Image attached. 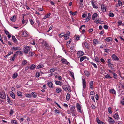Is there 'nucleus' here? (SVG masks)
Here are the masks:
<instances>
[{
    "instance_id": "nucleus-1",
    "label": "nucleus",
    "mask_w": 124,
    "mask_h": 124,
    "mask_svg": "<svg viewBox=\"0 0 124 124\" xmlns=\"http://www.w3.org/2000/svg\"><path fill=\"white\" fill-rule=\"evenodd\" d=\"M42 45L43 46L45 47V48L47 50L50 49L52 47L51 46L49 45L46 41H43Z\"/></svg>"
},
{
    "instance_id": "nucleus-2",
    "label": "nucleus",
    "mask_w": 124,
    "mask_h": 124,
    "mask_svg": "<svg viewBox=\"0 0 124 124\" xmlns=\"http://www.w3.org/2000/svg\"><path fill=\"white\" fill-rule=\"evenodd\" d=\"M30 46H25L23 49V52L26 54H27L30 51Z\"/></svg>"
},
{
    "instance_id": "nucleus-3",
    "label": "nucleus",
    "mask_w": 124,
    "mask_h": 124,
    "mask_svg": "<svg viewBox=\"0 0 124 124\" xmlns=\"http://www.w3.org/2000/svg\"><path fill=\"white\" fill-rule=\"evenodd\" d=\"M76 106L78 109V112L82 113V111L81 110V108L80 104L79 103H77Z\"/></svg>"
},
{
    "instance_id": "nucleus-4",
    "label": "nucleus",
    "mask_w": 124,
    "mask_h": 124,
    "mask_svg": "<svg viewBox=\"0 0 124 124\" xmlns=\"http://www.w3.org/2000/svg\"><path fill=\"white\" fill-rule=\"evenodd\" d=\"M84 53L81 51H78L77 52V57L79 58L80 57L84 55Z\"/></svg>"
},
{
    "instance_id": "nucleus-5",
    "label": "nucleus",
    "mask_w": 124,
    "mask_h": 124,
    "mask_svg": "<svg viewBox=\"0 0 124 124\" xmlns=\"http://www.w3.org/2000/svg\"><path fill=\"white\" fill-rule=\"evenodd\" d=\"M0 98L4 99L6 98V95L5 92H3L0 93Z\"/></svg>"
},
{
    "instance_id": "nucleus-6",
    "label": "nucleus",
    "mask_w": 124,
    "mask_h": 124,
    "mask_svg": "<svg viewBox=\"0 0 124 124\" xmlns=\"http://www.w3.org/2000/svg\"><path fill=\"white\" fill-rule=\"evenodd\" d=\"M113 60H119V59L117 57L115 54H113L111 56Z\"/></svg>"
},
{
    "instance_id": "nucleus-7",
    "label": "nucleus",
    "mask_w": 124,
    "mask_h": 124,
    "mask_svg": "<svg viewBox=\"0 0 124 124\" xmlns=\"http://www.w3.org/2000/svg\"><path fill=\"white\" fill-rule=\"evenodd\" d=\"M7 101L8 103L10 105H12V103L10 101L9 97L7 96Z\"/></svg>"
},
{
    "instance_id": "nucleus-8",
    "label": "nucleus",
    "mask_w": 124,
    "mask_h": 124,
    "mask_svg": "<svg viewBox=\"0 0 124 124\" xmlns=\"http://www.w3.org/2000/svg\"><path fill=\"white\" fill-rule=\"evenodd\" d=\"M89 85H90V87L91 89H93V81H91L89 83Z\"/></svg>"
},
{
    "instance_id": "nucleus-9",
    "label": "nucleus",
    "mask_w": 124,
    "mask_h": 124,
    "mask_svg": "<svg viewBox=\"0 0 124 124\" xmlns=\"http://www.w3.org/2000/svg\"><path fill=\"white\" fill-rule=\"evenodd\" d=\"M69 107L71 112L75 110V106H69Z\"/></svg>"
},
{
    "instance_id": "nucleus-10",
    "label": "nucleus",
    "mask_w": 124,
    "mask_h": 124,
    "mask_svg": "<svg viewBox=\"0 0 124 124\" xmlns=\"http://www.w3.org/2000/svg\"><path fill=\"white\" fill-rule=\"evenodd\" d=\"M16 16L15 15H14L13 16L11 17L10 20L12 22H15L16 21Z\"/></svg>"
},
{
    "instance_id": "nucleus-11",
    "label": "nucleus",
    "mask_w": 124,
    "mask_h": 124,
    "mask_svg": "<svg viewBox=\"0 0 124 124\" xmlns=\"http://www.w3.org/2000/svg\"><path fill=\"white\" fill-rule=\"evenodd\" d=\"M61 61H62L63 63L66 64L67 65L69 63V62L67 61L64 58L62 59L61 60Z\"/></svg>"
},
{
    "instance_id": "nucleus-12",
    "label": "nucleus",
    "mask_w": 124,
    "mask_h": 124,
    "mask_svg": "<svg viewBox=\"0 0 124 124\" xmlns=\"http://www.w3.org/2000/svg\"><path fill=\"white\" fill-rule=\"evenodd\" d=\"M106 6H104L103 4L101 6V8L103 12H105L106 11Z\"/></svg>"
},
{
    "instance_id": "nucleus-13",
    "label": "nucleus",
    "mask_w": 124,
    "mask_h": 124,
    "mask_svg": "<svg viewBox=\"0 0 124 124\" xmlns=\"http://www.w3.org/2000/svg\"><path fill=\"white\" fill-rule=\"evenodd\" d=\"M113 117H114L115 119L117 120L119 118L118 113H116L113 116Z\"/></svg>"
},
{
    "instance_id": "nucleus-14",
    "label": "nucleus",
    "mask_w": 124,
    "mask_h": 124,
    "mask_svg": "<svg viewBox=\"0 0 124 124\" xmlns=\"http://www.w3.org/2000/svg\"><path fill=\"white\" fill-rule=\"evenodd\" d=\"M95 2H94L93 0H92L91 1V3L92 5V6L93 7L95 8H97L98 7L95 5L94 4V3Z\"/></svg>"
},
{
    "instance_id": "nucleus-15",
    "label": "nucleus",
    "mask_w": 124,
    "mask_h": 124,
    "mask_svg": "<svg viewBox=\"0 0 124 124\" xmlns=\"http://www.w3.org/2000/svg\"><path fill=\"white\" fill-rule=\"evenodd\" d=\"M12 40L14 43H16L17 42V41L15 36L12 35Z\"/></svg>"
},
{
    "instance_id": "nucleus-16",
    "label": "nucleus",
    "mask_w": 124,
    "mask_h": 124,
    "mask_svg": "<svg viewBox=\"0 0 124 124\" xmlns=\"http://www.w3.org/2000/svg\"><path fill=\"white\" fill-rule=\"evenodd\" d=\"M97 16L98 14L97 13H94L92 16V19L94 20L95 19V18L97 17Z\"/></svg>"
},
{
    "instance_id": "nucleus-17",
    "label": "nucleus",
    "mask_w": 124,
    "mask_h": 124,
    "mask_svg": "<svg viewBox=\"0 0 124 124\" xmlns=\"http://www.w3.org/2000/svg\"><path fill=\"white\" fill-rule=\"evenodd\" d=\"M83 88L85 89L86 87V82L85 79H84L83 80Z\"/></svg>"
},
{
    "instance_id": "nucleus-18",
    "label": "nucleus",
    "mask_w": 124,
    "mask_h": 124,
    "mask_svg": "<svg viewBox=\"0 0 124 124\" xmlns=\"http://www.w3.org/2000/svg\"><path fill=\"white\" fill-rule=\"evenodd\" d=\"M48 86L51 88H53V85L52 83L51 82H49L48 83Z\"/></svg>"
},
{
    "instance_id": "nucleus-19",
    "label": "nucleus",
    "mask_w": 124,
    "mask_h": 124,
    "mask_svg": "<svg viewBox=\"0 0 124 124\" xmlns=\"http://www.w3.org/2000/svg\"><path fill=\"white\" fill-rule=\"evenodd\" d=\"M105 40L107 41V42H108L112 41V39L111 37H108L106 38Z\"/></svg>"
},
{
    "instance_id": "nucleus-20",
    "label": "nucleus",
    "mask_w": 124,
    "mask_h": 124,
    "mask_svg": "<svg viewBox=\"0 0 124 124\" xmlns=\"http://www.w3.org/2000/svg\"><path fill=\"white\" fill-rule=\"evenodd\" d=\"M55 83L57 85H59L60 86H61L62 85V83L61 82L59 81H55Z\"/></svg>"
},
{
    "instance_id": "nucleus-21",
    "label": "nucleus",
    "mask_w": 124,
    "mask_h": 124,
    "mask_svg": "<svg viewBox=\"0 0 124 124\" xmlns=\"http://www.w3.org/2000/svg\"><path fill=\"white\" fill-rule=\"evenodd\" d=\"M44 65L43 64H40L37 67V69H39L44 67Z\"/></svg>"
},
{
    "instance_id": "nucleus-22",
    "label": "nucleus",
    "mask_w": 124,
    "mask_h": 124,
    "mask_svg": "<svg viewBox=\"0 0 124 124\" xmlns=\"http://www.w3.org/2000/svg\"><path fill=\"white\" fill-rule=\"evenodd\" d=\"M108 65L109 67L112 66H113V64H111L110 62L111 61V60L110 59H108Z\"/></svg>"
},
{
    "instance_id": "nucleus-23",
    "label": "nucleus",
    "mask_w": 124,
    "mask_h": 124,
    "mask_svg": "<svg viewBox=\"0 0 124 124\" xmlns=\"http://www.w3.org/2000/svg\"><path fill=\"white\" fill-rule=\"evenodd\" d=\"M12 49L14 50V51H16L18 50H21V48L19 47H13L12 48Z\"/></svg>"
},
{
    "instance_id": "nucleus-24",
    "label": "nucleus",
    "mask_w": 124,
    "mask_h": 124,
    "mask_svg": "<svg viewBox=\"0 0 124 124\" xmlns=\"http://www.w3.org/2000/svg\"><path fill=\"white\" fill-rule=\"evenodd\" d=\"M35 67L36 66L32 64L30 67V69L31 70H33L34 69Z\"/></svg>"
},
{
    "instance_id": "nucleus-25",
    "label": "nucleus",
    "mask_w": 124,
    "mask_h": 124,
    "mask_svg": "<svg viewBox=\"0 0 124 124\" xmlns=\"http://www.w3.org/2000/svg\"><path fill=\"white\" fill-rule=\"evenodd\" d=\"M84 45L85 47L88 49L89 48V46L88 43L87 42H85L84 43Z\"/></svg>"
},
{
    "instance_id": "nucleus-26",
    "label": "nucleus",
    "mask_w": 124,
    "mask_h": 124,
    "mask_svg": "<svg viewBox=\"0 0 124 124\" xmlns=\"http://www.w3.org/2000/svg\"><path fill=\"white\" fill-rule=\"evenodd\" d=\"M10 96L13 98L14 99L15 98V96L14 93L12 91H11V93H10Z\"/></svg>"
},
{
    "instance_id": "nucleus-27",
    "label": "nucleus",
    "mask_w": 124,
    "mask_h": 124,
    "mask_svg": "<svg viewBox=\"0 0 124 124\" xmlns=\"http://www.w3.org/2000/svg\"><path fill=\"white\" fill-rule=\"evenodd\" d=\"M18 76V74L16 73H15L12 76V78L14 79L16 78Z\"/></svg>"
},
{
    "instance_id": "nucleus-28",
    "label": "nucleus",
    "mask_w": 124,
    "mask_h": 124,
    "mask_svg": "<svg viewBox=\"0 0 124 124\" xmlns=\"http://www.w3.org/2000/svg\"><path fill=\"white\" fill-rule=\"evenodd\" d=\"M75 111H76V110H75L71 112V113H72V116H76L77 115V114H76V112H75Z\"/></svg>"
},
{
    "instance_id": "nucleus-29",
    "label": "nucleus",
    "mask_w": 124,
    "mask_h": 124,
    "mask_svg": "<svg viewBox=\"0 0 124 124\" xmlns=\"http://www.w3.org/2000/svg\"><path fill=\"white\" fill-rule=\"evenodd\" d=\"M61 91V90L60 88H57L56 89V91L57 93L60 92Z\"/></svg>"
},
{
    "instance_id": "nucleus-30",
    "label": "nucleus",
    "mask_w": 124,
    "mask_h": 124,
    "mask_svg": "<svg viewBox=\"0 0 124 124\" xmlns=\"http://www.w3.org/2000/svg\"><path fill=\"white\" fill-rule=\"evenodd\" d=\"M110 92L111 93L113 94H115L116 93V91L114 89H112L110 90Z\"/></svg>"
},
{
    "instance_id": "nucleus-31",
    "label": "nucleus",
    "mask_w": 124,
    "mask_h": 124,
    "mask_svg": "<svg viewBox=\"0 0 124 124\" xmlns=\"http://www.w3.org/2000/svg\"><path fill=\"white\" fill-rule=\"evenodd\" d=\"M87 57L85 56H84L81 57L80 58V61L81 62L83 61L85 59H86Z\"/></svg>"
},
{
    "instance_id": "nucleus-32",
    "label": "nucleus",
    "mask_w": 124,
    "mask_h": 124,
    "mask_svg": "<svg viewBox=\"0 0 124 124\" xmlns=\"http://www.w3.org/2000/svg\"><path fill=\"white\" fill-rule=\"evenodd\" d=\"M50 14L51 13H49L48 14H47V15L44 16L43 18L44 19H45L46 18L49 17Z\"/></svg>"
},
{
    "instance_id": "nucleus-33",
    "label": "nucleus",
    "mask_w": 124,
    "mask_h": 124,
    "mask_svg": "<svg viewBox=\"0 0 124 124\" xmlns=\"http://www.w3.org/2000/svg\"><path fill=\"white\" fill-rule=\"evenodd\" d=\"M84 73L86 75L87 77H88L89 75V73L87 71H84Z\"/></svg>"
},
{
    "instance_id": "nucleus-34",
    "label": "nucleus",
    "mask_w": 124,
    "mask_h": 124,
    "mask_svg": "<svg viewBox=\"0 0 124 124\" xmlns=\"http://www.w3.org/2000/svg\"><path fill=\"white\" fill-rule=\"evenodd\" d=\"M70 99V94L69 93H67L66 97V99L67 101H68Z\"/></svg>"
},
{
    "instance_id": "nucleus-35",
    "label": "nucleus",
    "mask_w": 124,
    "mask_h": 124,
    "mask_svg": "<svg viewBox=\"0 0 124 124\" xmlns=\"http://www.w3.org/2000/svg\"><path fill=\"white\" fill-rule=\"evenodd\" d=\"M22 35L24 36H27V34L26 32L25 31H23L22 33Z\"/></svg>"
},
{
    "instance_id": "nucleus-36",
    "label": "nucleus",
    "mask_w": 124,
    "mask_h": 124,
    "mask_svg": "<svg viewBox=\"0 0 124 124\" xmlns=\"http://www.w3.org/2000/svg\"><path fill=\"white\" fill-rule=\"evenodd\" d=\"M70 14H71L72 15H75L77 14L76 13H77V11H76L74 12H73L71 11H70Z\"/></svg>"
},
{
    "instance_id": "nucleus-37",
    "label": "nucleus",
    "mask_w": 124,
    "mask_h": 124,
    "mask_svg": "<svg viewBox=\"0 0 124 124\" xmlns=\"http://www.w3.org/2000/svg\"><path fill=\"white\" fill-rule=\"evenodd\" d=\"M64 38L65 40H66L68 39L69 38V35H68L67 34H66L64 35Z\"/></svg>"
},
{
    "instance_id": "nucleus-38",
    "label": "nucleus",
    "mask_w": 124,
    "mask_h": 124,
    "mask_svg": "<svg viewBox=\"0 0 124 124\" xmlns=\"http://www.w3.org/2000/svg\"><path fill=\"white\" fill-rule=\"evenodd\" d=\"M95 61L97 62H100L99 60V58L97 56H96L95 59Z\"/></svg>"
},
{
    "instance_id": "nucleus-39",
    "label": "nucleus",
    "mask_w": 124,
    "mask_h": 124,
    "mask_svg": "<svg viewBox=\"0 0 124 124\" xmlns=\"http://www.w3.org/2000/svg\"><path fill=\"white\" fill-rule=\"evenodd\" d=\"M112 78V77H111L110 76V74L108 73L107 74V75H106L105 78Z\"/></svg>"
},
{
    "instance_id": "nucleus-40",
    "label": "nucleus",
    "mask_w": 124,
    "mask_h": 124,
    "mask_svg": "<svg viewBox=\"0 0 124 124\" xmlns=\"http://www.w3.org/2000/svg\"><path fill=\"white\" fill-rule=\"evenodd\" d=\"M36 94V93L35 92H33L31 93V95L34 98H36V95H35Z\"/></svg>"
},
{
    "instance_id": "nucleus-41",
    "label": "nucleus",
    "mask_w": 124,
    "mask_h": 124,
    "mask_svg": "<svg viewBox=\"0 0 124 124\" xmlns=\"http://www.w3.org/2000/svg\"><path fill=\"white\" fill-rule=\"evenodd\" d=\"M17 95H18V96H22L21 92L20 91H18V92Z\"/></svg>"
},
{
    "instance_id": "nucleus-42",
    "label": "nucleus",
    "mask_w": 124,
    "mask_h": 124,
    "mask_svg": "<svg viewBox=\"0 0 124 124\" xmlns=\"http://www.w3.org/2000/svg\"><path fill=\"white\" fill-rule=\"evenodd\" d=\"M109 16L110 17H113L114 16V15L113 13H110L109 14Z\"/></svg>"
},
{
    "instance_id": "nucleus-43",
    "label": "nucleus",
    "mask_w": 124,
    "mask_h": 124,
    "mask_svg": "<svg viewBox=\"0 0 124 124\" xmlns=\"http://www.w3.org/2000/svg\"><path fill=\"white\" fill-rule=\"evenodd\" d=\"M113 77H114V78L116 79L117 78V74L114 73H113Z\"/></svg>"
},
{
    "instance_id": "nucleus-44",
    "label": "nucleus",
    "mask_w": 124,
    "mask_h": 124,
    "mask_svg": "<svg viewBox=\"0 0 124 124\" xmlns=\"http://www.w3.org/2000/svg\"><path fill=\"white\" fill-rule=\"evenodd\" d=\"M111 108L110 107H109L108 108V111L109 113L110 114L112 113V112L111 111Z\"/></svg>"
},
{
    "instance_id": "nucleus-45",
    "label": "nucleus",
    "mask_w": 124,
    "mask_h": 124,
    "mask_svg": "<svg viewBox=\"0 0 124 124\" xmlns=\"http://www.w3.org/2000/svg\"><path fill=\"white\" fill-rule=\"evenodd\" d=\"M16 53H19V55H22L23 53L22 52L20 51H17Z\"/></svg>"
},
{
    "instance_id": "nucleus-46",
    "label": "nucleus",
    "mask_w": 124,
    "mask_h": 124,
    "mask_svg": "<svg viewBox=\"0 0 124 124\" xmlns=\"http://www.w3.org/2000/svg\"><path fill=\"white\" fill-rule=\"evenodd\" d=\"M91 63L94 66L95 68H97V67L96 66V65L93 62H91Z\"/></svg>"
},
{
    "instance_id": "nucleus-47",
    "label": "nucleus",
    "mask_w": 124,
    "mask_h": 124,
    "mask_svg": "<svg viewBox=\"0 0 124 124\" xmlns=\"http://www.w3.org/2000/svg\"><path fill=\"white\" fill-rule=\"evenodd\" d=\"M16 54H14L13 56L10 59V60H11L14 61V57H15L16 56Z\"/></svg>"
},
{
    "instance_id": "nucleus-48",
    "label": "nucleus",
    "mask_w": 124,
    "mask_h": 124,
    "mask_svg": "<svg viewBox=\"0 0 124 124\" xmlns=\"http://www.w3.org/2000/svg\"><path fill=\"white\" fill-rule=\"evenodd\" d=\"M29 55L30 56H32L33 55V54L31 52H30L29 53Z\"/></svg>"
},
{
    "instance_id": "nucleus-49",
    "label": "nucleus",
    "mask_w": 124,
    "mask_h": 124,
    "mask_svg": "<svg viewBox=\"0 0 124 124\" xmlns=\"http://www.w3.org/2000/svg\"><path fill=\"white\" fill-rule=\"evenodd\" d=\"M40 73L39 72H38L36 73V76L37 77H39L40 76Z\"/></svg>"
},
{
    "instance_id": "nucleus-50",
    "label": "nucleus",
    "mask_w": 124,
    "mask_h": 124,
    "mask_svg": "<svg viewBox=\"0 0 124 124\" xmlns=\"http://www.w3.org/2000/svg\"><path fill=\"white\" fill-rule=\"evenodd\" d=\"M29 21L31 25H33L34 23V22L32 19H30Z\"/></svg>"
},
{
    "instance_id": "nucleus-51",
    "label": "nucleus",
    "mask_w": 124,
    "mask_h": 124,
    "mask_svg": "<svg viewBox=\"0 0 124 124\" xmlns=\"http://www.w3.org/2000/svg\"><path fill=\"white\" fill-rule=\"evenodd\" d=\"M70 74L71 76L73 77V78L74 79V73L73 72H70Z\"/></svg>"
},
{
    "instance_id": "nucleus-52",
    "label": "nucleus",
    "mask_w": 124,
    "mask_h": 124,
    "mask_svg": "<svg viewBox=\"0 0 124 124\" xmlns=\"http://www.w3.org/2000/svg\"><path fill=\"white\" fill-rule=\"evenodd\" d=\"M64 35V33H62L61 34H59V36L60 37H63Z\"/></svg>"
},
{
    "instance_id": "nucleus-53",
    "label": "nucleus",
    "mask_w": 124,
    "mask_h": 124,
    "mask_svg": "<svg viewBox=\"0 0 124 124\" xmlns=\"http://www.w3.org/2000/svg\"><path fill=\"white\" fill-rule=\"evenodd\" d=\"M13 124H18L16 121L15 120H14L12 122Z\"/></svg>"
},
{
    "instance_id": "nucleus-54",
    "label": "nucleus",
    "mask_w": 124,
    "mask_h": 124,
    "mask_svg": "<svg viewBox=\"0 0 124 124\" xmlns=\"http://www.w3.org/2000/svg\"><path fill=\"white\" fill-rule=\"evenodd\" d=\"M79 39V36L78 35H77V37H76L75 39L76 40H78Z\"/></svg>"
},
{
    "instance_id": "nucleus-55",
    "label": "nucleus",
    "mask_w": 124,
    "mask_h": 124,
    "mask_svg": "<svg viewBox=\"0 0 124 124\" xmlns=\"http://www.w3.org/2000/svg\"><path fill=\"white\" fill-rule=\"evenodd\" d=\"M4 32L7 35H9V32L8 31L5 30Z\"/></svg>"
},
{
    "instance_id": "nucleus-56",
    "label": "nucleus",
    "mask_w": 124,
    "mask_h": 124,
    "mask_svg": "<svg viewBox=\"0 0 124 124\" xmlns=\"http://www.w3.org/2000/svg\"><path fill=\"white\" fill-rule=\"evenodd\" d=\"M55 70V69L54 68L51 69L50 70V71L51 72H54Z\"/></svg>"
},
{
    "instance_id": "nucleus-57",
    "label": "nucleus",
    "mask_w": 124,
    "mask_h": 124,
    "mask_svg": "<svg viewBox=\"0 0 124 124\" xmlns=\"http://www.w3.org/2000/svg\"><path fill=\"white\" fill-rule=\"evenodd\" d=\"M118 4L119 6H121L122 5V2L120 0H118Z\"/></svg>"
},
{
    "instance_id": "nucleus-58",
    "label": "nucleus",
    "mask_w": 124,
    "mask_h": 124,
    "mask_svg": "<svg viewBox=\"0 0 124 124\" xmlns=\"http://www.w3.org/2000/svg\"><path fill=\"white\" fill-rule=\"evenodd\" d=\"M90 95H95V94L94 92L93 91H92L90 92Z\"/></svg>"
},
{
    "instance_id": "nucleus-59",
    "label": "nucleus",
    "mask_w": 124,
    "mask_h": 124,
    "mask_svg": "<svg viewBox=\"0 0 124 124\" xmlns=\"http://www.w3.org/2000/svg\"><path fill=\"white\" fill-rule=\"evenodd\" d=\"M67 87L65 86H62V88L64 89V90L66 91L67 89Z\"/></svg>"
},
{
    "instance_id": "nucleus-60",
    "label": "nucleus",
    "mask_w": 124,
    "mask_h": 124,
    "mask_svg": "<svg viewBox=\"0 0 124 124\" xmlns=\"http://www.w3.org/2000/svg\"><path fill=\"white\" fill-rule=\"evenodd\" d=\"M91 16L90 14L89 13L88 14V16L87 18H88L89 19H90L91 18Z\"/></svg>"
},
{
    "instance_id": "nucleus-61",
    "label": "nucleus",
    "mask_w": 124,
    "mask_h": 124,
    "mask_svg": "<svg viewBox=\"0 0 124 124\" xmlns=\"http://www.w3.org/2000/svg\"><path fill=\"white\" fill-rule=\"evenodd\" d=\"M122 24V21H119L118 22V26H120Z\"/></svg>"
},
{
    "instance_id": "nucleus-62",
    "label": "nucleus",
    "mask_w": 124,
    "mask_h": 124,
    "mask_svg": "<svg viewBox=\"0 0 124 124\" xmlns=\"http://www.w3.org/2000/svg\"><path fill=\"white\" fill-rule=\"evenodd\" d=\"M26 96L27 97H31V95L30 94H26Z\"/></svg>"
},
{
    "instance_id": "nucleus-63",
    "label": "nucleus",
    "mask_w": 124,
    "mask_h": 124,
    "mask_svg": "<svg viewBox=\"0 0 124 124\" xmlns=\"http://www.w3.org/2000/svg\"><path fill=\"white\" fill-rule=\"evenodd\" d=\"M27 63L26 60H24L22 62V64L23 65H25Z\"/></svg>"
},
{
    "instance_id": "nucleus-64",
    "label": "nucleus",
    "mask_w": 124,
    "mask_h": 124,
    "mask_svg": "<svg viewBox=\"0 0 124 124\" xmlns=\"http://www.w3.org/2000/svg\"><path fill=\"white\" fill-rule=\"evenodd\" d=\"M55 113L56 114L57 113L59 114L60 113V112L58 110H57V109H56L55 110Z\"/></svg>"
}]
</instances>
